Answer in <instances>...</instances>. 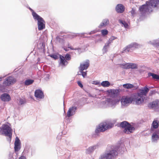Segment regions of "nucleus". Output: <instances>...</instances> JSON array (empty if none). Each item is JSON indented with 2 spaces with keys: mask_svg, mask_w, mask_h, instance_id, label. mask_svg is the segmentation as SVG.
<instances>
[{
  "mask_svg": "<svg viewBox=\"0 0 159 159\" xmlns=\"http://www.w3.org/2000/svg\"><path fill=\"white\" fill-rule=\"evenodd\" d=\"M125 150V148L119 146H111L110 149L101 155L99 159H114L118 154H123Z\"/></svg>",
  "mask_w": 159,
  "mask_h": 159,
  "instance_id": "nucleus-1",
  "label": "nucleus"
},
{
  "mask_svg": "<svg viewBox=\"0 0 159 159\" xmlns=\"http://www.w3.org/2000/svg\"><path fill=\"white\" fill-rule=\"evenodd\" d=\"M153 7L156 8L157 10L159 9V0H150L146 1L145 4L140 7L139 10L141 15H144L148 12H152Z\"/></svg>",
  "mask_w": 159,
  "mask_h": 159,
  "instance_id": "nucleus-2",
  "label": "nucleus"
},
{
  "mask_svg": "<svg viewBox=\"0 0 159 159\" xmlns=\"http://www.w3.org/2000/svg\"><path fill=\"white\" fill-rule=\"evenodd\" d=\"M149 91V88L145 86L143 89H140L137 93H134L137 99L136 104L139 105L142 103L144 98L143 96H146Z\"/></svg>",
  "mask_w": 159,
  "mask_h": 159,
  "instance_id": "nucleus-3",
  "label": "nucleus"
},
{
  "mask_svg": "<svg viewBox=\"0 0 159 159\" xmlns=\"http://www.w3.org/2000/svg\"><path fill=\"white\" fill-rule=\"evenodd\" d=\"M12 129L8 125L3 124L0 128V135L3 134L6 136L8 137L7 140L10 142L12 138Z\"/></svg>",
  "mask_w": 159,
  "mask_h": 159,
  "instance_id": "nucleus-4",
  "label": "nucleus"
},
{
  "mask_svg": "<svg viewBox=\"0 0 159 159\" xmlns=\"http://www.w3.org/2000/svg\"><path fill=\"white\" fill-rule=\"evenodd\" d=\"M112 127V125H107L105 124H100L97 127L95 132L92 134L93 138H96L99 136V133L100 132H103L107 129L111 128Z\"/></svg>",
  "mask_w": 159,
  "mask_h": 159,
  "instance_id": "nucleus-5",
  "label": "nucleus"
},
{
  "mask_svg": "<svg viewBox=\"0 0 159 159\" xmlns=\"http://www.w3.org/2000/svg\"><path fill=\"white\" fill-rule=\"evenodd\" d=\"M35 150L30 145H26L22 154L29 157H31L35 153Z\"/></svg>",
  "mask_w": 159,
  "mask_h": 159,
  "instance_id": "nucleus-6",
  "label": "nucleus"
},
{
  "mask_svg": "<svg viewBox=\"0 0 159 159\" xmlns=\"http://www.w3.org/2000/svg\"><path fill=\"white\" fill-rule=\"evenodd\" d=\"M136 100L137 99L133 93L130 97H122L120 100V102L122 105H125L126 104L131 103L133 101H135L136 103Z\"/></svg>",
  "mask_w": 159,
  "mask_h": 159,
  "instance_id": "nucleus-7",
  "label": "nucleus"
},
{
  "mask_svg": "<svg viewBox=\"0 0 159 159\" xmlns=\"http://www.w3.org/2000/svg\"><path fill=\"white\" fill-rule=\"evenodd\" d=\"M141 47V45L136 42H133L127 46L123 49V52H131L134 50Z\"/></svg>",
  "mask_w": 159,
  "mask_h": 159,
  "instance_id": "nucleus-8",
  "label": "nucleus"
},
{
  "mask_svg": "<svg viewBox=\"0 0 159 159\" xmlns=\"http://www.w3.org/2000/svg\"><path fill=\"white\" fill-rule=\"evenodd\" d=\"M34 19L38 21V29L39 30H41L45 28V22L40 16L38 15Z\"/></svg>",
  "mask_w": 159,
  "mask_h": 159,
  "instance_id": "nucleus-9",
  "label": "nucleus"
},
{
  "mask_svg": "<svg viewBox=\"0 0 159 159\" xmlns=\"http://www.w3.org/2000/svg\"><path fill=\"white\" fill-rule=\"evenodd\" d=\"M16 81V80L15 78L11 76H9L6 78L3 82V84L6 86H9L14 84Z\"/></svg>",
  "mask_w": 159,
  "mask_h": 159,
  "instance_id": "nucleus-10",
  "label": "nucleus"
},
{
  "mask_svg": "<svg viewBox=\"0 0 159 159\" xmlns=\"http://www.w3.org/2000/svg\"><path fill=\"white\" fill-rule=\"evenodd\" d=\"M119 99L115 98H108L106 100V103L109 106L114 107L116 104L119 103Z\"/></svg>",
  "mask_w": 159,
  "mask_h": 159,
  "instance_id": "nucleus-11",
  "label": "nucleus"
},
{
  "mask_svg": "<svg viewBox=\"0 0 159 159\" xmlns=\"http://www.w3.org/2000/svg\"><path fill=\"white\" fill-rule=\"evenodd\" d=\"M148 107L150 108H154L156 111H159V100H156L149 103Z\"/></svg>",
  "mask_w": 159,
  "mask_h": 159,
  "instance_id": "nucleus-12",
  "label": "nucleus"
},
{
  "mask_svg": "<svg viewBox=\"0 0 159 159\" xmlns=\"http://www.w3.org/2000/svg\"><path fill=\"white\" fill-rule=\"evenodd\" d=\"M135 129V128L134 126L129 123L126 128L124 129L123 132L124 133L128 134L133 133Z\"/></svg>",
  "mask_w": 159,
  "mask_h": 159,
  "instance_id": "nucleus-13",
  "label": "nucleus"
},
{
  "mask_svg": "<svg viewBox=\"0 0 159 159\" xmlns=\"http://www.w3.org/2000/svg\"><path fill=\"white\" fill-rule=\"evenodd\" d=\"M77 109V107L74 106L70 107L67 111L66 117H70L74 115L76 113Z\"/></svg>",
  "mask_w": 159,
  "mask_h": 159,
  "instance_id": "nucleus-14",
  "label": "nucleus"
},
{
  "mask_svg": "<svg viewBox=\"0 0 159 159\" xmlns=\"http://www.w3.org/2000/svg\"><path fill=\"white\" fill-rule=\"evenodd\" d=\"M21 142L19 139L16 137L15 139L14 142V151L15 152H17L21 148Z\"/></svg>",
  "mask_w": 159,
  "mask_h": 159,
  "instance_id": "nucleus-15",
  "label": "nucleus"
},
{
  "mask_svg": "<svg viewBox=\"0 0 159 159\" xmlns=\"http://www.w3.org/2000/svg\"><path fill=\"white\" fill-rule=\"evenodd\" d=\"M34 96L37 98L43 99L44 97L43 92L41 89H36L34 92Z\"/></svg>",
  "mask_w": 159,
  "mask_h": 159,
  "instance_id": "nucleus-16",
  "label": "nucleus"
},
{
  "mask_svg": "<svg viewBox=\"0 0 159 159\" xmlns=\"http://www.w3.org/2000/svg\"><path fill=\"white\" fill-rule=\"evenodd\" d=\"M60 62H59V66H61L62 67L66 66L68 64V62L66 60L64 57L59 55Z\"/></svg>",
  "mask_w": 159,
  "mask_h": 159,
  "instance_id": "nucleus-17",
  "label": "nucleus"
},
{
  "mask_svg": "<svg viewBox=\"0 0 159 159\" xmlns=\"http://www.w3.org/2000/svg\"><path fill=\"white\" fill-rule=\"evenodd\" d=\"M125 9L124 6L121 4H118L116 7L115 10L118 13H121L123 12Z\"/></svg>",
  "mask_w": 159,
  "mask_h": 159,
  "instance_id": "nucleus-18",
  "label": "nucleus"
},
{
  "mask_svg": "<svg viewBox=\"0 0 159 159\" xmlns=\"http://www.w3.org/2000/svg\"><path fill=\"white\" fill-rule=\"evenodd\" d=\"M107 92L108 93H110L111 96L112 98H114L117 96L119 93V89H110L107 90Z\"/></svg>",
  "mask_w": 159,
  "mask_h": 159,
  "instance_id": "nucleus-19",
  "label": "nucleus"
},
{
  "mask_svg": "<svg viewBox=\"0 0 159 159\" xmlns=\"http://www.w3.org/2000/svg\"><path fill=\"white\" fill-rule=\"evenodd\" d=\"M0 98L3 102H9L11 100V97L10 95L6 93H3L1 95Z\"/></svg>",
  "mask_w": 159,
  "mask_h": 159,
  "instance_id": "nucleus-20",
  "label": "nucleus"
},
{
  "mask_svg": "<svg viewBox=\"0 0 159 159\" xmlns=\"http://www.w3.org/2000/svg\"><path fill=\"white\" fill-rule=\"evenodd\" d=\"M89 66V61L87 60L84 63L81 64L79 67V69L81 71H83L87 69Z\"/></svg>",
  "mask_w": 159,
  "mask_h": 159,
  "instance_id": "nucleus-21",
  "label": "nucleus"
},
{
  "mask_svg": "<svg viewBox=\"0 0 159 159\" xmlns=\"http://www.w3.org/2000/svg\"><path fill=\"white\" fill-rule=\"evenodd\" d=\"M96 32V31L95 30H94L91 31L89 33H82L81 34H79V33H76V35H72L70 36V38H74L75 37L77 36V34H81V36L83 38H89V37L85 36H84V35L85 34H86L87 35H88V34L91 35V34H94V33H95Z\"/></svg>",
  "mask_w": 159,
  "mask_h": 159,
  "instance_id": "nucleus-22",
  "label": "nucleus"
},
{
  "mask_svg": "<svg viewBox=\"0 0 159 159\" xmlns=\"http://www.w3.org/2000/svg\"><path fill=\"white\" fill-rule=\"evenodd\" d=\"M98 143L97 144L91 146L86 150V152L87 154H89L93 152L95 149L98 148Z\"/></svg>",
  "mask_w": 159,
  "mask_h": 159,
  "instance_id": "nucleus-23",
  "label": "nucleus"
},
{
  "mask_svg": "<svg viewBox=\"0 0 159 159\" xmlns=\"http://www.w3.org/2000/svg\"><path fill=\"white\" fill-rule=\"evenodd\" d=\"M109 23V21L108 19L106 18L103 19L102 22L98 26L99 28H102L103 26H107Z\"/></svg>",
  "mask_w": 159,
  "mask_h": 159,
  "instance_id": "nucleus-24",
  "label": "nucleus"
},
{
  "mask_svg": "<svg viewBox=\"0 0 159 159\" xmlns=\"http://www.w3.org/2000/svg\"><path fill=\"white\" fill-rule=\"evenodd\" d=\"M17 152H10L8 157V159H16Z\"/></svg>",
  "mask_w": 159,
  "mask_h": 159,
  "instance_id": "nucleus-25",
  "label": "nucleus"
},
{
  "mask_svg": "<svg viewBox=\"0 0 159 159\" xmlns=\"http://www.w3.org/2000/svg\"><path fill=\"white\" fill-rule=\"evenodd\" d=\"M159 139V136L156 134L155 133H153L152 136V142L156 143Z\"/></svg>",
  "mask_w": 159,
  "mask_h": 159,
  "instance_id": "nucleus-26",
  "label": "nucleus"
},
{
  "mask_svg": "<svg viewBox=\"0 0 159 159\" xmlns=\"http://www.w3.org/2000/svg\"><path fill=\"white\" fill-rule=\"evenodd\" d=\"M148 77L152 76L153 79L159 80V75L150 72L148 73Z\"/></svg>",
  "mask_w": 159,
  "mask_h": 159,
  "instance_id": "nucleus-27",
  "label": "nucleus"
},
{
  "mask_svg": "<svg viewBox=\"0 0 159 159\" xmlns=\"http://www.w3.org/2000/svg\"><path fill=\"white\" fill-rule=\"evenodd\" d=\"M129 123L128 121H124L120 122V125L119 126L125 129V128H126Z\"/></svg>",
  "mask_w": 159,
  "mask_h": 159,
  "instance_id": "nucleus-28",
  "label": "nucleus"
},
{
  "mask_svg": "<svg viewBox=\"0 0 159 159\" xmlns=\"http://www.w3.org/2000/svg\"><path fill=\"white\" fill-rule=\"evenodd\" d=\"M152 126L153 128L154 129L157 128L159 126V122L158 120H154L152 123Z\"/></svg>",
  "mask_w": 159,
  "mask_h": 159,
  "instance_id": "nucleus-29",
  "label": "nucleus"
},
{
  "mask_svg": "<svg viewBox=\"0 0 159 159\" xmlns=\"http://www.w3.org/2000/svg\"><path fill=\"white\" fill-rule=\"evenodd\" d=\"M34 82V80H33L28 79L25 80L24 84L25 85L28 86L32 84Z\"/></svg>",
  "mask_w": 159,
  "mask_h": 159,
  "instance_id": "nucleus-30",
  "label": "nucleus"
},
{
  "mask_svg": "<svg viewBox=\"0 0 159 159\" xmlns=\"http://www.w3.org/2000/svg\"><path fill=\"white\" fill-rule=\"evenodd\" d=\"M123 87L125 88L129 89L133 88L134 85L132 84L127 83L123 84Z\"/></svg>",
  "mask_w": 159,
  "mask_h": 159,
  "instance_id": "nucleus-31",
  "label": "nucleus"
},
{
  "mask_svg": "<svg viewBox=\"0 0 159 159\" xmlns=\"http://www.w3.org/2000/svg\"><path fill=\"white\" fill-rule=\"evenodd\" d=\"M101 85L103 87H108L110 85V83L108 81H104L102 82Z\"/></svg>",
  "mask_w": 159,
  "mask_h": 159,
  "instance_id": "nucleus-32",
  "label": "nucleus"
},
{
  "mask_svg": "<svg viewBox=\"0 0 159 159\" xmlns=\"http://www.w3.org/2000/svg\"><path fill=\"white\" fill-rule=\"evenodd\" d=\"M119 22L122 24L124 27L125 28H127L129 26L128 24L125 21H123L121 19H119L118 20Z\"/></svg>",
  "mask_w": 159,
  "mask_h": 159,
  "instance_id": "nucleus-33",
  "label": "nucleus"
},
{
  "mask_svg": "<svg viewBox=\"0 0 159 159\" xmlns=\"http://www.w3.org/2000/svg\"><path fill=\"white\" fill-rule=\"evenodd\" d=\"M129 63H126L125 64H120V67L124 69H129Z\"/></svg>",
  "mask_w": 159,
  "mask_h": 159,
  "instance_id": "nucleus-34",
  "label": "nucleus"
},
{
  "mask_svg": "<svg viewBox=\"0 0 159 159\" xmlns=\"http://www.w3.org/2000/svg\"><path fill=\"white\" fill-rule=\"evenodd\" d=\"M59 54H52L49 55V56L51 57V58H53L54 60H57L59 58Z\"/></svg>",
  "mask_w": 159,
  "mask_h": 159,
  "instance_id": "nucleus-35",
  "label": "nucleus"
},
{
  "mask_svg": "<svg viewBox=\"0 0 159 159\" xmlns=\"http://www.w3.org/2000/svg\"><path fill=\"white\" fill-rule=\"evenodd\" d=\"M129 69H137L138 68L136 64L134 63H129Z\"/></svg>",
  "mask_w": 159,
  "mask_h": 159,
  "instance_id": "nucleus-36",
  "label": "nucleus"
},
{
  "mask_svg": "<svg viewBox=\"0 0 159 159\" xmlns=\"http://www.w3.org/2000/svg\"><path fill=\"white\" fill-rule=\"evenodd\" d=\"M28 8L32 12V14L33 16V18L35 17L38 15L36 12L34 11L30 7H28Z\"/></svg>",
  "mask_w": 159,
  "mask_h": 159,
  "instance_id": "nucleus-37",
  "label": "nucleus"
},
{
  "mask_svg": "<svg viewBox=\"0 0 159 159\" xmlns=\"http://www.w3.org/2000/svg\"><path fill=\"white\" fill-rule=\"evenodd\" d=\"M101 34L102 36H104L108 34V31L106 29H104L101 30Z\"/></svg>",
  "mask_w": 159,
  "mask_h": 159,
  "instance_id": "nucleus-38",
  "label": "nucleus"
},
{
  "mask_svg": "<svg viewBox=\"0 0 159 159\" xmlns=\"http://www.w3.org/2000/svg\"><path fill=\"white\" fill-rule=\"evenodd\" d=\"M80 74H78V75H82L83 78H85L87 74V71L84 72L81 70H80Z\"/></svg>",
  "mask_w": 159,
  "mask_h": 159,
  "instance_id": "nucleus-39",
  "label": "nucleus"
},
{
  "mask_svg": "<svg viewBox=\"0 0 159 159\" xmlns=\"http://www.w3.org/2000/svg\"><path fill=\"white\" fill-rule=\"evenodd\" d=\"M64 57L66 61H69L71 59L70 55L68 53L66 54Z\"/></svg>",
  "mask_w": 159,
  "mask_h": 159,
  "instance_id": "nucleus-40",
  "label": "nucleus"
},
{
  "mask_svg": "<svg viewBox=\"0 0 159 159\" xmlns=\"http://www.w3.org/2000/svg\"><path fill=\"white\" fill-rule=\"evenodd\" d=\"M26 101L25 99L20 98L19 99V103L20 105H22L26 103Z\"/></svg>",
  "mask_w": 159,
  "mask_h": 159,
  "instance_id": "nucleus-41",
  "label": "nucleus"
},
{
  "mask_svg": "<svg viewBox=\"0 0 159 159\" xmlns=\"http://www.w3.org/2000/svg\"><path fill=\"white\" fill-rule=\"evenodd\" d=\"M152 131H153V133H155L156 134L159 136V128L157 129H152Z\"/></svg>",
  "mask_w": 159,
  "mask_h": 159,
  "instance_id": "nucleus-42",
  "label": "nucleus"
},
{
  "mask_svg": "<svg viewBox=\"0 0 159 159\" xmlns=\"http://www.w3.org/2000/svg\"><path fill=\"white\" fill-rule=\"evenodd\" d=\"M40 45H41L40 48L42 49H44L45 48V45L44 43L43 42L42 43H40Z\"/></svg>",
  "mask_w": 159,
  "mask_h": 159,
  "instance_id": "nucleus-43",
  "label": "nucleus"
},
{
  "mask_svg": "<svg viewBox=\"0 0 159 159\" xmlns=\"http://www.w3.org/2000/svg\"><path fill=\"white\" fill-rule=\"evenodd\" d=\"M70 117H66V116L65 118L66 119L67 123H70L71 121V119Z\"/></svg>",
  "mask_w": 159,
  "mask_h": 159,
  "instance_id": "nucleus-44",
  "label": "nucleus"
},
{
  "mask_svg": "<svg viewBox=\"0 0 159 159\" xmlns=\"http://www.w3.org/2000/svg\"><path fill=\"white\" fill-rule=\"evenodd\" d=\"M78 85L81 88H83V86L81 82L80 81H78L77 82Z\"/></svg>",
  "mask_w": 159,
  "mask_h": 159,
  "instance_id": "nucleus-45",
  "label": "nucleus"
},
{
  "mask_svg": "<svg viewBox=\"0 0 159 159\" xmlns=\"http://www.w3.org/2000/svg\"><path fill=\"white\" fill-rule=\"evenodd\" d=\"M111 43V41H108L105 44L104 46H106V47H108L109 46L110 44Z\"/></svg>",
  "mask_w": 159,
  "mask_h": 159,
  "instance_id": "nucleus-46",
  "label": "nucleus"
},
{
  "mask_svg": "<svg viewBox=\"0 0 159 159\" xmlns=\"http://www.w3.org/2000/svg\"><path fill=\"white\" fill-rule=\"evenodd\" d=\"M116 38L114 36H111L109 39L108 40L110 41H111L112 42V40L116 39Z\"/></svg>",
  "mask_w": 159,
  "mask_h": 159,
  "instance_id": "nucleus-47",
  "label": "nucleus"
},
{
  "mask_svg": "<svg viewBox=\"0 0 159 159\" xmlns=\"http://www.w3.org/2000/svg\"><path fill=\"white\" fill-rule=\"evenodd\" d=\"M19 159H27L26 156L23 154L21 156L19 157Z\"/></svg>",
  "mask_w": 159,
  "mask_h": 159,
  "instance_id": "nucleus-48",
  "label": "nucleus"
},
{
  "mask_svg": "<svg viewBox=\"0 0 159 159\" xmlns=\"http://www.w3.org/2000/svg\"><path fill=\"white\" fill-rule=\"evenodd\" d=\"M107 47H106V46H104L102 49L103 51L104 52H106L107 51Z\"/></svg>",
  "mask_w": 159,
  "mask_h": 159,
  "instance_id": "nucleus-49",
  "label": "nucleus"
},
{
  "mask_svg": "<svg viewBox=\"0 0 159 159\" xmlns=\"http://www.w3.org/2000/svg\"><path fill=\"white\" fill-rule=\"evenodd\" d=\"M131 13L132 15H134L135 13V10L134 9H132L131 11Z\"/></svg>",
  "mask_w": 159,
  "mask_h": 159,
  "instance_id": "nucleus-50",
  "label": "nucleus"
},
{
  "mask_svg": "<svg viewBox=\"0 0 159 159\" xmlns=\"http://www.w3.org/2000/svg\"><path fill=\"white\" fill-rule=\"evenodd\" d=\"M56 39L57 40H60L61 39V38H60L59 36H57L56 38Z\"/></svg>",
  "mask_w": 159,
  "mask_h": 159,
  "instance_id": "nucleus-51",
  "label": "nucleus"
},
{
  "mask_svg": "<svg viewBox=\"0 0 159 159\" xmlns=\"http://www.w3.org/2000/svg\"><path fill=\"white\" fill-rule=\"evenodd\" d=\"M74 50H81V48H74Z\"/></svg>",
  "mask_w": 159,
  "mask_h": 159,
  "instance_id": "nucleus-52",
  "label": "nucleus"
},
{
  "mask_svg": "<svg viewBox=\"0 0 159 159\" xmlns=\"http://www.w3.org/2000/svg\"><path fill=\"white\" fill-rule=\"evenodd\" d=\"M155 93V91L154 90H152V91H150V93L151 94H152L154 93Z\"/></svg>",
  "mask_w": 159,
  "mask_h": 159,
  "instance_id": "nucleus-53",
  "label": "nucleus"
},
{
  "mask_svg": "<svg viewBox=\"0 0 159 159\" xmlns=\"http://www.w3.org/2000/svg\"><path fill=\"white\" fill-rule=\"evenodd\" d=\"M68 48H70V49L72 50H74V48H73V47H72L71 46L68 47Z\"/></svg>",
  "mask_w": 159,
  "mask_h": 159,
  "instance_id": "nucleus-54",
  "label": "nucleus"
},
{
  "mask_svg": "<svg viewBox=\"0 0 159 159\" xmlns=\"http://www.w3.org/2000/svg\"><path fill=\"white\" fill-rule=\"evenodd\" d=\"M64 49L66 51H68V49L66 48H64Z\"/></svg>",
  "mask_w": 159,
  "mask_h": 159,
  "instance_id": "nucleus-55",
  "label": "nucleus"
},
{
  "mask_svg": "<svg viewBox=\"0 0 159 159\" xmlns=\"http://www.w3.org/2000/svg\"><path fill=\"white\" fill-rule=\"evenodd\" d=\"M78 52L80 53V52L81 50H78Z\"/></svg>",
  "mask_w": 159,
  "mask_h": 159,
  "instance_id": "nucleus-56",
  "label": "nucleus"
},
{
  "mask_svg": "<svg viewBox=\"0 0 159 159\" xmlns=\"http://www.w3.org/2000/svg\"><path fill=\"white\" fill-rule=\"evenodd\" d=\"M2 79V77H0V81H1Z\"/></svg>",
  "mask_w": 159,
  "mask_h": 159,
  "instance_id": "nucleus-57",
  "label": "nucleus"
},
{
  "mask_svg": "<svg viewBox=\"0 0 159 159\" xmlns=\"http://www.w3.org/2000/svg\"><path fill=\"white\" fill-rule=\"evenodd\" d=\"M59 136H58L57 137V138L58 139H59Z\"/></svg>",
  "mask_w": 159,
  "mask_h": 159,
  "instance_id": "nucleus-58",
  "label": "nucleus"
},
{
  "mask_svg": "<svg viewBox=\"0 0 159 159\" xmlns=\"http://www.w3.org/2000/svg\"><path fill=\"white\" fill-rule=\"evenodd\" d=\"M157 45H159V43H157Z\"/></svg>",
  "mask_w": 159,
  "mask_h": 159,
  "instance_id": "nucleus-59",
  "label": "nucleus"
}]
</instances>
